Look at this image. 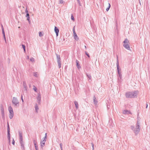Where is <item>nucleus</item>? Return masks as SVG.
<instances>
[{
  "label": "nucleus",
  "instance_id": "obj_1",
  "mask_svg": "<svg viewBox=\"0 0 150 150\" xmlns=\"http://www.w3.org/2000/svg\"><path fill=\"white\" fill-rule=\"evenodd\" d=\"M138 93V91H134L133 92H128L125 93L126 97L129 98H133L137 96Z\"/></svg>",
  "mask_w": 150,
  "mask_h": 150
},
{
  "label": "nucleus",
  "instance_id": "obj_2",
  "mask_svg": "<svg viewBox=\"0 0 150 150\" xmlns=\"http://www.w3.org/2000/svg\"><path fill=\"white\" fill-rule=\"evenodd\" d=\"M140 125H136V127L134 125H131V129L133 131L135 134V135H136L138 134L140 131Z\"/></svg>",
  "mask_w": 150,
  "mask_h": 150
},
{
  "label": "nucleus",
  "instance_id": "obj_3",
  "mask_svg": "<svg viewBox=\"0 0 150 150\" xmlns=\"http://www.w3.org/2000/svg\"><path fill=\"white\" fill-rule=\"evenodd\" d=\"M116 65L117 67V73L118 74V79L119 80H120L119 79L121 80L122 78V74H121V69L119 68V61L118 59V56H117V62H116Z\"/></svg>",
  "mask_w": 150,
  "mask_h": 150
},
{
  "label": "nucleus",
  "instance_id": "obj_4",
  "mask_svg": "<svg viewBox=\"0 0 150 150\" xmlns=\"http://www.w3.org/2000/svg\"><path fill=\"white\" fill-rule=\"evenodd\" d=\"M124 44L123 46L126 49L129 50H130V48L129 45L128 44L129 42L128 40L127 39H125L123 42Z\"/></svg>",
  "mask_w": 150,
  "mask_h": 150
},
{
  "label": "nucleus",
  "instance_id": "obj_5",
  "mask_svg": "<svg viewBox=\"0 0 150 150\" xmlns=\"http://www.w3.org/2000/svg\"><path fill=\"white\" fill-rule=\"evenodd\" d=\"M12 103L14 105V106L18 107L19 106V102L17 99L15 97H13L12 101Z\"/></svg>",
  "mask_w": 150,
  "mask_h": 150
},
{
  "label": "nucleus",
  "instance_id": "obj_6",
  "mask_svg": "<svg viewBox=\"0 0 150 150\" xmlns=\"http://www.w3.org/2000/svg\"><path fill=\"white\" fill-rule=\"evenodd\" d=\"M8 109L10 114L9 115V117L10 119H11L13 117L14 115L13 109L11 106L8 107Z\"/></svg>",
  "mask_w": 150,
  "mask_h": 150
},
{
  "label": "nucleus",
  "instance_id": "obj_7",
  "mask_svg": "<svg viewBox=\"0 0 150 150\" xmlns=\"http://www.w3.org/2000/svg\"><path fill=\"white\" fill-rule=\"evenodd\" d=\"M57 56V59L58 63V65L59 68H60L61 66V61H60V57L59 55H58L57 54H56Z\"/></svg>",
  "mask_w": 150,
  "mask_h": 150
},
{
  "label": "nucleus",
  "instance_id": "obj_8",
  "mask_svg": "<svg viewBox=\"0 0 150 150\" xmlns=\"http://www.w3.org/2000/svg\"><path fill=\"white\" fill-rule=\"evenodd\" d=\"M7 134L8 135V139L9 140V141H10V127L9 125L8 124V122L7 123Z\"/></svg>",
  "mask_w": 150,
  "mask_h": 150
},
{
  "label": "nucleus",
  "instance_id": "obj_9",
  "mask_svg": "<svg viewBox=\"0 0 150 150\" xmlns=\"http://www.w3.org/2000/svg\"><path fill=\"white\" fill-rule=\"evenodd\" d=\"M73 31L74 39L76 40L77 41L78 40H79V38L78 37L76 33L74 28H73Z\"/></svg>",
  "mask_w": 150,
  "mask_h": 150
},
{
  "label": "nucleus",
  "instance_id": "obj_10",
  "mask_svg": "<svg viewBox=\"0 0 150 150\" xmlns=\"http://www.w3.org/2000/svg\"><path fill=\"white\" fill-rule=\"evenodd\" d=\"M18 133L19 136L20 142H23V136L22 132L20 131H18Z\"/></svg>",
  "mask_w": 150,
  "mask_h": 150
},
{
  "label": "nucleus",
  "instance_id": "obj_11",
  "mask_svg": "<svg viewBox=\"0 0 150 150\" xmlns=\"http://www.w3.org/2000/svg\"><path fill=\"white\" fill-rule=\"evenodd\" d=\"M37 102L39 104L41 100V95L40 93H38V96L37 97Z\"/></svg>",
  "mask_w": 150,
  "mask_h": 150
},
{
  "label": "nucleus",
  "instance_id": "obj_12",
  "mask_svg": "<svg viewBox=\"0 0 150 150\" xmlns=\"http://www.w3.org/2000/svg\"><path fill=\"white\" fill-rule=\"evenodd\" d=\"M46 139H44V138L42 140H41L40 142L41 146L42 148L44 146L46 141Z\"/></svg>",
  "mask_w": 150,
  "mask_h": 150
},
{
  "label": "nucleus",
  "instance_id": "obj_13",
  "mask_svg": "<svg viewBox=\"0 0 150 150\" xmlns=\"http://www.w3.org/2000/svg\"><path fill=\"white\" fill-rule=\"evenodd\" d=\"M54 31L56 34V36H58L59 35V30L58 28L55 26L54 27Z\"/></svg>",
  "mask_w": 150,
  "mask_h": 150
},
{
  "label": "nucleus",
  "instance_id": "obj_14",
  "mask_svg": "<svg viewBox=\"0 0 150 150\" xmlns=\"http://www.w3.org/2000/svg\"><path fill=\"white\" fill-rule=\"evenodd\" d=\"M76 66L77 67L78 69H79L81 67L80 64L79 63V61L77 60L76 59Z\"/></svg>",
  "mask_w": 150,
  "mask_h": 150
},
{
  "label": "nucleus",
  "instance_id": "obj_15",
  "mask_svg": "<svg viewBox=\"0 0 150 150\" xmlns=\"http://www.w3.org/2000/svg\"><path fill=\"white\" fill-rule=\"evenodd\" d=\"M23 87L25 89V90L26 91L27 90V86L26 85V83L25 81H24L23 82Z\"/></svg>",
  "mask_w": 150,
  "mask_h": 150
},
{
  "label": "nucleus",
  "instance_id": "obj_16",
  "mask_svg": "<svg viewBox=\"0 0 150 150\" xmlns=\"http://www.w3.org/2000/svg\"><path fill=\"white\" fill-rule=\"evenodd\" d=\"M35 145V149L36 150H38V146L37 144H36V142H35V140H34L33 141Z\"/></svg>",
  "mask_w": 150,
  "mask_h": 150
},
{
  "label": "nucleus",
  "instance_id": "obj_17",
  "mask_svg": "<svg viewBox=\"0 0 150 150\" xmlns=\"http://www.w3.org/2000/svg\"><path fill=\"white\" fill-rule=\"evenodd\" d=\"M74 103L75 105L76 108V109H78L79 108V104H78L77 102L76 101H74Z\"/></svg>",
  "mask_w": 150,
  "mask_h": 150
},
{
  "label": "nucleus",
  "instance_id": "obj_18",
  "mask_svg": "<svg viewBox=\"0 0 150 150\" xmlns=\"http://www.w3.org/2000/svg\"><path fill=\"white\" fill-rule=\"evenodd\" d=\"M128 112L129 114H131L132 113L130 112V111H129L128 110H125L124 111H123V113L124 114H128Z\"/></svg>",
  "mask_w": 150,
  "mask_h": 150
},
{
  "label": "nucleus",
  "instance_id": "obj_19",
  "mask_svg": "<svg viewBox=\"0 0 150 150\" xmlns=\"http://www.w3.org/2000/svg\"><path fill=\"white\" fill-rule=\"evenodd\" d=\"M96 98L95 96L93 97V102L95 104H96L97 103H98V101L96 100Z\"/></svg>",
  "mask_w": 150,
  "mask_h": 150
},
{
  "label": "nucleus",
  "instance_id": "obj_20",
  "mask_svg": "<svg viewBox=\"0 0 150 150\" xmlns=\"http://www.w3.org/2000/svg\"><path fill=\"white\" fill-rule=\"evenodd\" d=\"M2 118L3 119L5 118V115L4 112H1Z\"/></svg>",
  "mask_w": 150,
  "mask_h": 150
},
{
  "label": "nucleus",
  "instance_id": "obj_21",
  "mask_svg": "<svg viewBox=\"0 0 150 150\" xmlns=\"http://www.w3.org/2000/svg\"><path fill=\"white\" fill-rule=\"evenodd\" d=\"M35 108L36 112H38V107L37 104H36L35 106Z\"/></svg>",
  "mask_w": 150,
  "mask_h": 150
},
{
  "label": "nucleus",
  "instance_id": "obj_22",
  "mask_svg": "<svg viewBox=\"0 0 150 150\" xmlns=\"http://www.w3.org/2000/svg\"><path fill=\"white\" fill-rule=\"evenodd\" d=\"M86 92L87 93H89L90 92V91L89 88H88L86 90Z\"/></svg>",
  "mask_w": 150,
  "mask_h": 150
},
{
  "label": "nucleus",
  "instance_id": "obj_23",
  "mask_svg": "<svg viewBox=\"0 0 150 150\" xmlns=\"http://www.w3.org/2000/svg\"><path fill=\"white\" fill-rule=\"evenodd\" d=\"M20 144H21V147L22 148H23V149H24V143L23 142H20Z\"/></svg>",
  "mask_w": 150,
  "mask_h": 150
},
{
  "label": "nucleus",
  "instance_id": "obj_24",
  "mask_svg": "<svg viewBox=\"0 0 150 150\" xmlns=\"http://www.w3.org/2000/svg\"><path fill=\"white\" fill-rule=\"evenodd\" d=\"M1 112H4V108L2 105H1Z\"/></svg>",
  "mask_w": 150,
  "mask_h": 150
},
{
  "label": "nucleus",
  "instance_id": "obj_25",
  "mask_svg": "<svg viewBox=\"0 0 150 150\" xmlns=\"http://www.w3.org/2000/svg\"><path fill=\"white\" fill-rule=\"evenodd\" d=\"M86 76L87 77L90 79H91V75L90 74H86Z\"/></svg>",
  "mask_w": 150,
  "mask_h": 150
},
{
  "label": "nucleus",
  "instance_id": "obj_26",
  "mask_svg": "<svg viewBox=\"0 0 150 150\" xmlns=\"http://www.w3.org/2000/svg\"><path fill=\"white\" fill-rule=\"evenodd\" d=\"M22 47L24 52L25 51V46L24 45H22Z\"/></svg>",
  "mask_w": 150,
  "mask_h": 150
},
{
  "label": "nucleus",
  "instance_id": "obj_27",
  "mask_svg": "<svg viewBox=\"0 0 150 150\" xmlns=\"http://www.w3.org/2000/svg\"><path fill=\"white\" fill-rule=\"evenodd\" d=\"M76 0L77 1V2L79 4V6H81V4L80 3V0Z\"/></svg>",
  "mask_w": 150,
  "mask_h": 150
},
{
  "label": "nucleus",
  "instance_id": "obj_28",
  "mask_svg": "<svg viewBox=\"0 0 150 150\" xmlns=\"http://www.w3.org/2000/svg\"><path fill=\"white\" fill-rule=\"evenodd\" d=\"M85 53L86 55L89 58L90 57V55L86 51L85 52Z\"/></svg>",
  "mask_w": 150,
  "mask_h": 150
},
{
  "label": "nucleus",
  "instance_id": "obj_29",
  "mask_svg": "<svg viewBox=\"0 0 150 150\" xmlns=\"http://www.w3.org/2000/svg\"><path fill=\"white\" fill-rule=\"evenodd\" d=\"M71 18L72 20L73 21H74V18L72 14L71 15Z\"/></svg>",
  "mask_w": 150,
  "mask_h": 150
},
{
  "label": "nucleus",
  "instance_id": "obj_30",
  "mask_svg": "<svg viewBox=\"0 0 150 150\" xmlns=\"http://www.w3.org/2000/svg\"><path fill=\"white\" fill-rule=\"evenodd\" d=\"M64 3L63 0H59V4H62Z\"/></svg>",
  "mask_w": 150,
  "mask_h": 150
},
{
  "label": "nucleus",
  "instance_id": "obj_31",
  "mask_svg": "<svg viewBox=\"0 0 150 150\" xmlns=\"http://www.w3.org/2000/svg\"><path fill=\"white\" fill-rule=\"evenodd\" d=\"M1 29H2V32H4L3 26L2 25H1Z\"/></svg>",
  "mask_w": 150,
  "mask_h": 150
},
{
  "label": "nucleus",
  "instance_id": "obj_32",
  "mask_svg": "<svg viewBox=\"0 0 150 150\" xmlns=\"http://www.w3.org/2000/svg\"><path fill=\"white\" fill-rule=\"evenodd\" d=\"M33 90L35 92H37V88L35 86H34Z\"/></svg>",
  "mask_w": 150,
  "mask_h": 150
},
{
  "label": "nucleus",
  "instance_id": "obj_33",
  "mask_svg": "<svg viewBox=\"0 0 150 150\" xmlns=\"http://www.w3.org/2000/svg\"><path fill=\"white\" fill-rule=\"evenodd\" d=\"M43 35L42 33L41 32H40L39 33V36L42 37V36H43Z\"/></svg>",
  "mask_w": 150,
  "mask_h": 150
},
{
  "label": "nucleus",
  "instance_id": "obj_34",
  "mask_svg": "<svg viewBox=\"0 0 150 150\" xmlns=\"http://www.w3.org/2000/svg\"><path fill=\"white\" fill-rule=\"evenodd\" d=\"M110 6H108V7L106 9V11H108V10H109L110 8Z\"/></svg>",
  "mask_w": 150,
  "mask_h": 150
},
{
  "label": "nucleus",
  "instance_id": "obj_35",
  "mask_svg": "<svg viewBox=\"0 0 150 150\" xmlns=\"http://www.w3.org/2000/svg\"><path fill=\"white\" fill-rule=\"evenodd\" d=\"M136 125H140V123L139 122L138 120L137 121V123H136Z\"/></svg>",
  "mask_w": 150,
  "mask_h": 150
},
{
  "label": "nucleus",
  "instance_id": "obj_36",
  "mask_svg": "<svg viewBox=\"0 0 150 150\" xmlns=\"http://www.w3.org/2000/svg\"><path fill=\"white\" fill-rule=\"evenodd\" d=\"M91 146L92 147V150H94V145L93 143H91Z\"/></svg>",
  "mask_w": 150,
  "mask_h": 150
},
{
  "label": "nucleus",
  "instance_id": "obj_37",
  "mask_svg": "<svg viewBox=\"0 0 150 150\" xmlns=\"http://www.w3.org/2000/svg\"><path fill=\"white\" fill-rule=\"evenodd\" d=\"M33 75L37 77V73L36 72L34 73Z\"/></svg>",
  "mask_w": 150,
  "mask_h": 150
},
{
  "label": "nucleus",
  "instance_id": "obj_38",
  "mask_svg": "<svg viewBox=\"0 0 150 150\" xmlns=\"http://www.w3.org/2000/svg\"><path fill=\"white\" fill-rule=\"evenodd\" d=\"M2 33V34L3 35V37H4V38H6V36H5V32H3Z\"/></svg>",
  "mask_w": 150,
  "mask_h": 150
},
{
  "label": "nucleus",
  "instance_id": "obj_39",
  "mask_svg": "<svg viewBox=\"0 0 150 150\" xmlns=\"http://www.w3.org/2000/svg\"><path fill=\"white\" fill-rule=\"evenodd\" d=\"M30 60L33 62L34 61V59L33 58H32L30 59Z\"/></svg>",
  "mask_w": 150,
  "mask_h": 150
},
{
  "label": "nucleus",
  "instance_id": "obj_40",
  "mask_svg": "<svg viewBox=\"0 0 150 150\" xmlns=\"http://www.w3.org/2000/svg\"><path fill=\"white\" fill-rule=\"evenodd\" d=\"M26 17H30V15L28 13H27L26 14Z\"/></svg>",
  "mask_w": 150,
  "mask_h": 150
},
{
  "label": "nucleus",
  "instance_id": "obj_41",
  "mask_svg": "<svg viewBox=\"0 0 150 150\" xmlns=\"http://www.w3.org/2000/svg\"><path fill=\"white\" fill-rule=\"evenodd\" d=\"M47 133H46L45 134V137L43 138L44 139H47Z\"/></svg>",
  "mask_w": 150,
  "mask_h": 150
},
{
  "label": "nucleus",
  "instance_id": "obj_42",
  "mask_svg": "<svg viewBox=\"0 0 150 150\" xmlns=\"http://www.w3.org/2000/svg\"><path fill=\"white\" fill-rule=\"evenodd\" d=\"M12 143L13 145H14V144H15V141H14L13 139V141H12Z\"/></svg>",
  "mask_w": 150,
  "mask_h": 150
},
{
  "label": "nucleus",
  "instance_id": "obj_43",
  "mask_svg": "<svg viewBox=\"0 0 150 150\" xmlns=\"http://www.w3.org/2000/svg\"><path fill=\"white\" fill-rule=\"evenodd\" d=\"M27 20L29 22H30V18L29 17H27Z\"/></svg>",
  "mask_w": 150,
  "mask_h": 150
},
{
  "label": "nucleus",
  "instance_id": "obj_44",
  "mask_svg": "<svg viewBox=\"0 0 150 150\" xmlns=\"http://www.w3.org/2000/svg\"><path fill=\"white\" fill-rule=\"evenodd\" d=\"M21 99L22 101V102L23 103L24 102V100H23V95H21Z\"/></svg>",
  "mask_w": 150,
  "mask_h": 150
},
{
  "label": "nucleus",
  "instance_id": "obj_45",
  "mask_svg": "<svg viewBox=\"0 0 150 150\" xmlns=\"http://www.w3.org/2000/svg\"><path fill=\"white\" fill-rule=\"evenodd\" d=\"M25 12L26 13H28V11L27 10V8H26V9L25 10Z\"/></svg>",
  "mask_w": 150,
  "mask_h": 150
},
{
  "label": "nucleus",
  "instance_id": "obj_46",
  "mask_svg": "<svg viewBox=\"0 0 150 150\" xmlns=\"http://www.w3.org/2000/svg\"><path fill=\"white\" fill-rule=\"evenodd\" d=\"M60 145V147H62V143H60L59 144Z\"/></svg>",
  "mask_w": 150,
  "mask_h": 150
},
{
  "label": "nucleus",
  "instance_id": "obj_47",
  "mask_svg": "<svg viewBox=\"0 0 150 150\" xmlns=\"http://www.w3.org/2000/svg\"><path fill=\"white\" fill-rule=\"evenodd\" d=\"M57 129V127H55V130L56 131V130Z\"/></svg>",
  "mask_w": 150,
  "mask_h": 150
},
{
  "label": "nucleus",
  "instance_id": "obj_48",
  "mask_svg": "<svg viewBox=\"0 0 150 150\" xmlns=\"http://www.w3.org/2000/svg\"><path fill=\"white\" fill-rule=\"evenodd\" d=\"M147 107H148V104H147V103L146 104V108H147Z\"/></svg>",
  "mask_w": 150,
  "mask_h": 150
},
{
  "label": "nucleus",
  "instance_id": "obj_49",
  "mask_svg": "<svg viewBox=\"0 0 150 150\" xmlns=\"http://www.w3.org/2000/svg\"><path fill=\"white\" fill-rule=\"evenodd\" d=\"M8 61L9 62L10 61V59L9 58H8Z\"/></svg>",
  "mask_w": 150,
  "mask_h": 150
},
{
  "label": "nucleus",
  "instance_id": "obj_50",
  "mask_svg": "<svg viewBox=\"0 0 150 150\" xmlns=\"http://www.w3.org/2000/svg\"><path fill=\"white\" fill-rule=\"evenodd\" d=\"M110 106H108V105H107V108L108 109H109L110 108Z\"/></svg>",
  "mask_w": 150,
  "mask_h": 150
},
{
  "label": "nucleus",
  "instance_id": "obj_51",
  "mask_svg": "<svg viewBox=\"0 0 150 150\" xmlns=\"http://www.w3.org/2000/svg\"><path fill=\"white\" fill-rule=\"evenodd\" d=\"M4 39L5 41L6 42V38H4Z\"/></svg>",
  "mask_w": 150,
  "mask_h": 150
},
{
  "label": "nucleus",
  "instance_id": "obj_52",
  "mask_svg": "<svg viewBox=\"0 0 150 150\" xmlns=\"http://www.w3.org/2000/svg\"><path fill=\"white\" fill-rule=\"evenodd\" d=\"M61 150H63L62 147H60Z\"/></svg>",
  "mask_w": 150,
  "mask_h": 150
},
{
  "label": "nucleus",
  "instance_id": "obj_53",
  "mask_svg": "<svg viewBox=\"0 0 150 150\" xmlns=\"http://www.w3.org/2000/svg\"><path fill=\"white\" fill-rule=\"evenodd\" d=\"M110 6V4L109 3H108V6Z\"/></svg>",
  "mask_w": 150,
  "mask_h": 150
},
{
  "label": "nucleus",
  "instance_id": "obj_54",
  "mask_svg": "<svg viewBox=\"0 0 150 150\" xmlns=\"http://www.w3.org/2000/svg\"><path fill=\"white\" fill-rule=\"evenodd\" d=\"M29 56H27V58H28V59H29Z\"/></svg>",
  "mask_w": 150,
  "mask_h": 150
},
{
  "label": "nucleus",
  "instance_id": "obj_55",
  "mask_svg": "<svg viewBox=\"0 0 150 150\" xmlns=\"http://www.w3.org/2000/svg\"><path fill=\"white\" fill-rule=\"evenodd\" d=\"M81 1H84V0H81Z\"/></svg>",
  "mask_w": 150,
  "mask_h": 150
},
{
  "label": "nucleus",
  "instance_id": "obj_56",
  "mask_svg": "<svg viewBox=\"0 0 150 150\" xmlns=\"http://www.w3.org/2000/svg\"><path fill=\"white\" fill-rule=\"evenodd\" d=\"M85 47L86 48V46H85Z\"/></svg>",
  "mask_w": 150,
  "mask_h": 150
},
{
  "label": "nucleus",
  "instance_id": "obj_57",
  "mask_svg": "<svg viewBox=\"0 0 150 150\" xmlns=\"http://www.w3.org/2000/svg\"><path fill=\"white\" fill-rule=\"evenodd\" d=\"M20 28V27H18V28Z\"/></svg>",
  "mask_w": 150,
  "mask_h": 150
}]
</instances>
